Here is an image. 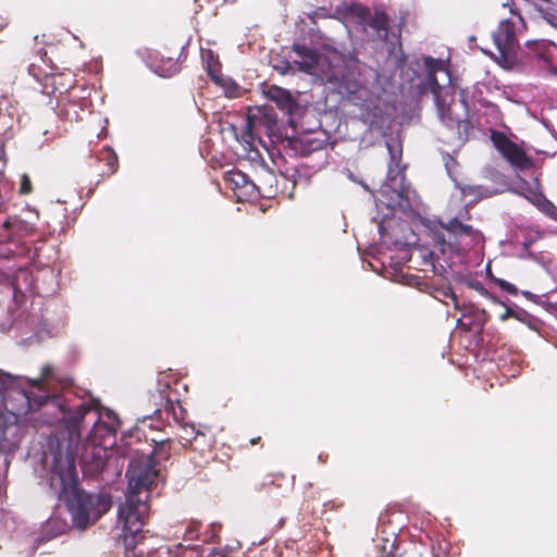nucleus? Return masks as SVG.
<instances>
[{"label":"nucleus","mask_w":557,"mask_h":557,"mask_svg":"<svg viewBox=\"0 0 557 557\" xmlns=\"http://www.w3.org/2000/svg\"><path fill=\"white\" fill-rule=\"evenodd\" d=\"M219 530H220V525L212 524V535H211V537H214Z\"/></svg>","instance_id":"4d7b16f0"},{"label":"nucleus","mask_w":557,"mask_h":557,"mask_svg":"<svg viewBox=\"0 0 557 557\" xmlns=\"http://www.w3.org/2000/svg\"><path fill=\"white\" fill-rule=\"evenodd\" d=\"M285 521H286V519H285V518H281V519L277 521V523L275 524V527H274V531H277V530L282 529V528L284 527V524H285Z\"/></svg>","instance_id":"864d4df0"},{"label":"nucleus","mask_w":557,"mask_h":557,"mask_svg":"<svg viewBox=\"0 0 557 557\" xmlns=\"http://www.w3.org/2000/svg\"><path fill=\"white\" fill-rule=\"evenodd\" d=\"M360 119L364 124H368L370 128H382L385 123L381 108L372 102L362 104L360 108Z\"/></svg>","instance_id":"4be33fe9"},{"label":"nucleus","mask_w":557,"mask_h":557,"mask_svg":"<svg viewBox=\"0 0 557 557\" xmlns=\"http://www.w3.org/2000/svg\"><path fill=\"white\" fill-rule=\"evenodd\" d=\"M145 61L150 70L160 77H172L180 72L177 61L172 58H159L157 52L145 50Z\"/></svg>","instance_id":"6ab92c4d"},{"label":"nucleus","mask_w":557,"mask_h":557,"mask_svg":"<svg viewBox=\"0 0 557 557\" xmlns=\"http://www.w3.org/2000/svg\"><path fill=\"white\" fill-rule=\"evenodd\" d=\"M18 106L9 98L0 100V144L10 140L18 128Z\"/></svg>","instance_id":"f3484780"},{"label":"nucleus","mask_w":557,"mask_h":557,"mask_svg":"<svg viewBox=\"0 0 557 557\" xmlns=\"http://www.w3.org/2000/svg\"><path fill=\"white\" fill-rule=\"evenodd\" d=\"M394 222L393 219H389L387 215L384 216L379 223H377V230L380 233L381 242L384 244L389 243H397V240H394V237L392 233L389 232L391 225Z\"/></svg>","instance_id":"c85d7f7f"},{"label":"nucleus","mask_w":557,"mask_h":557,"mask_svg":"<svg viewBox=\"0 0 557 557\" xmlns=\"http://www.w3.org/2000/svg\"><path fill=\"white\" fill-rule=\"evenodd\" d=\"M293 51L298 57L294 65L298 71L320 76L321 79L337 86L339 92L352 96L355 94H367L362 84L357 79L352 72L343 71L335 66L329 58L319 53L315 49L302 44H295Z\"/></svg>","instance_id":"6e6552de"},{"label":"nucleus","mask_w":557,"mask_h":557,"mask_svg":"<svg viewBox=\"0 0 557 557\" xmlns=\"http://www.w3.org/2000/svg\"><path fill=\"white\" fill-rule=\"evenodd\" d=\"M414 76L420 78L417 85L419 95L432 94L441 122L448 128H457L458 139L468 140L471 123L468 121V103L463 91L458 92L451 85V78L444 62L433 57H421L409 65Z\"/></svg>","instance_id":"39448f33"},{"label":"nucleus","mask_w":557,"mask_h":557,"mask_svg":"<svg viewBox=\"0 0 557 557\" xmlns=\"http://www.w3.org/2000/svg\"><path fill=\"white\" fill-rule=\"evenodd\" d=\"M156 466V460L146 455L134 457L128 463L127 491L124 502L119 505L115 524L125 557H195L190 546L157 547V539L144 530L150 509L148 499L160 475Z\"/></svg>","instance_id":"f03ea898"},{"label":"nucleus","mask_w":557,"mask_h":557,"mask_svg":"<svg viewBox=\"0 0 557 557\" xmlns=\"http://www.w3.org/2000/svg\"><path fill=\"white\" fill-rule=\"evenodd\" d=\"M67 528L66 522L60 521L57 518H50L47 520L46 524L42 528V535L39 537H36L34 540V544L32 547V553H35L36 549H38L44 542H48L59 535H61Z\"/></svg>","instance_id":"aec40b11"},{"label":"nucleus","mask_w":557,"mask_h":557,"mask_svg":"<svg viewBox=\"0 0 557 557\" xmlns=\"http://www.w3.org/2000/svg\"><path fill=\"white\" fill-rule=\"evenodd\" d=\"M522 295L528 299V300H531L533 301L534 304L535 302H541L543 301V296H540V295H535L529 290H523L522 292Z\"/></svg>","instance_id":"09e8293b"},{"label":"nucleus","mask_w":557,"mask_h":557,"mask_svg":"<svg viewBox=\"0 0 557 557\" xmlns=\"http://www.w3.org/2000/svg\"><path fill=\"white\" fill-rule=\"evenodd\" d=\"M258 117L256 114H249L247 117V131L248 135L252 136V133L255 132L256 125H257Z\"/></svg>","instance_id":"79ce46f5"},{"label":"nucleus","mask_w":557,"mask_h":557,"mask_svg":"<svg viewBox=\"0 0 557 557\" xmlns=\"http://www.w3.org/2000/svg\"><path fill=\"white\" fill-rule=\"evenodd\" d=\"M375 546L383 553L381 556L376 557H389L395 548V542L389 539H379L376 540Z\"/></svg>","instance_id":"72a5a7b5"},{"label":"nucleus","mask_w":557,"mask_h":557,"mask_svg":"<svg viewBox=\"0 0 557 557\" xmlns=\"http://www.w3.org/2000/svg\"><path fill=\"white\" fill-rule=\"evenodd\" d=\"M45 389H49L46 398V411L40 414L42 422L54 425L61 424L66 432V449L63 455L71 454L73 445L82 442L94 447L108 450L115 444V433L120 425L117 416L106 409L87 405L77 394L69 377L58 374L55 368L42 367ZM62 445L59 444L58 448Z\"/></svg>","instance_id":"f257e3e1"},{"label":"nucleus","mask_w":557,"mask_h":557,"mask_svg":"<svg viewBox=\"0 0 557 557\" xmlns=\"http://www.w3.org/2000/svg\"><path fill=\"white\" fill-rule=\"evenodd\" d=\"M420 282V277L416 276V275H408L406 276V284L408 285H418Z\"/></svg>","instance_id":"603ef678"},{"label":"nucleus","mask_w":557,"mask_h":557,"mask_svg":"<svg viewBox=\"0 0 557 557\" xmlns=\"http://www.w3.org/2000/svg\"><path fill=\"white\" fill-rule=\"evenodd\" d=\"M196 553L195 557H231L232 550L227 547L224 548H203L201 552L196 546H190Z\"/></svg>","instance_id":"c756f323"},{"label":"nucleus","mask_w":557,"mask_h":557,"mask_svg":"<svg viewBox=\"0 0 557 557\" xmlns=\"http://www.w3.org/2000/svg\"><path fill=\"white\" fill-rule=\"evenodd\" d=\"M532 42L528 41L527 45H531ZM534 45L536 46H541V47H545L547 45V42L545 40H536L533 42Z\"/></svg>","instance_id":"5fc2aeb1"},{"label":"nucleus","mask_w":557,"mask_h":557,"mask_svg":"<svg viewBox=\"0 0 557 557\" xmlns=\"http://www.w3.org/2000/svg\"><path fill=\"white\" fill-rule=\"evenodd\" d=\"M199 527L200 524L198 522L190 523L185 531V537L188 540L198 537Z\"/></svg>","instance_id":"ea45409f"},{"label":"nucleus","mask_w":557,"mask_h":557,"mask_svg":"<svg viewBox=\"0 0 557 557\" xmlns=\"http://www.w3.org/2000/svg\"><path fill=\"white\" fill-rule=\"evenodd\" d=\"M492 141L502 156L516 169L527 170L533 166V161L524 150L500 132L492 133Z\"/></svg>","instance_id":"4468645a"},{"label":"nucleus","mask_w":557,"mask_h":557,"mask_svg":"<svg viewBox=\"0 0 557 557\" xmlns=\"http://www.w3.org/2000/svg\"><path fill=\"white\" fill-rule=\"evenodd\" d=\"M330 145V135L323 131H313L299 135L294 141L295 150L306 157L312 152L323 150Z\"/></svg>","instance_id":"a211bd4d"},{"label":"nucleus","mask_w":557,"mask_h":557,"mask_svg":"<svg viewBox=\"0 0 557 557\" xmlns=\"http://www.w3.org/2000/svg\"><path fill=\"white\" fill-rule=\"evenodd\" d=\"M541 57L545 60V62L549 66L550 72H553L554 74L557 75V63L556 64L553 63L550 55H548L547 53H543V54H541Z\"/></svg>","instance_id":"3c124183"},{"label":"nucleus","mask_w":557,"mask_h":557,"mask_svg":"<svg viewBox=\"0 0 557 557\" xmlns=\"http://www.w3.org/2000/svg\"><path fill=\"white\" fill-rule=\"evenodd\" d=\"M227 181L233 184L234 189L240 190L243 196L256 197L258 194L256 184L242 171L228 172Z\"/></svg>","instance_id":"412c9836"},{"label":"nucleus","mask_w":557,"mask_h":557,"mask_svg":"<svg viewBox=\"0 0 557 557\" xmlns=\"http://www.w3.org/2000/svg\"><path fill=\"white\" fill-rule=\"evenodd\" d=\"M542 296H543V301L535 302V304L542 306L543 308H545L546 311L553 312L556 309V305H554L553 302H550L548 300V295L547 294H544Z\"/></svg>","instance_id":"37998d69"},{"label":"nucleus","mask_w":557,"mask_h":557,"mask_svg":"<svg viewBox=\"0 0 557 557\" xmlns=\"http://www.w3.org/2000/svg\"><path fill=\"white\" fill-rule=\"evenodd\" d=\"M441 293L444 297H448L453 300L455 309H460L458 297L450 287L443 288Z\"/></svg>","instance_id":"a19ab883"},{"label":"nucleus","mask_w":557,"mask_h":557,"mask_svg":"<svg viewBox=\"0 0 557 557\" xmlns=\"http://www.w3.org/2000/svg\"><path fill=\"white\" fill-rule=\"evenodd\" d=\"M536 10L550 26L557 28V11L555 9L550 7L543 8L542 5H536Z\"/></svg>","instance_id":"473e14b6"},{"label":"nucleus","mask_w":557,"mask_h":557,"mask_svg":"<svg viewBox=\"0 0 557 557\" xmlns=\"http://www.w3.org/2000/svg\"><path fill=\"white\" fill-rule=\"evenodd\" d=\"M70 451L75 466L76 458H79L81 468L85 476L91 479L100 478L102 481L109 482L121 472V470H117V458L103 447H94L81 442L77 448L76 445H73Z\"/></svg>","instance_id":"9d476101"},{"label":"nucleus","mask_w":557,"mask_h":557,"mask_svg":"<svg viewBox=\"0 0 557 557\" xmlns=\"http://www.w3.org/2000/svg\"><path fill=\"white\" fill-rule=\"evenodd\" d=\"M516 20L505 18L493 33V41L503 58L512 54L518 47L517 35L525 27L523 17L511 7Z\"/></svg>","instance_id":"ddd939ff"},{"label":"nucleus","mask_w":557,"mask_h":557,"mask_svg":"<svg viewBox=\"0 0 557 557\" xmlns=\"http://www.w3.org/2000/svg\"><path fill=\"white\" fill-rule=\"evenodd\" d=\"M44 467L49 472L51 491L65 502L73 525L77 529H86L111 508L110 494L88 493L79 487L74 459L70 454L63 455L61 447L50 454L45 453Z\"/></svg>","instance_id":"7ed1b4c3"},{"label":"nucleus","mask_w":557,"mask_h":557,"mask_svg":"<svg viewBox=\"0 0 557 557\" xmlns=\"http://www.w3.org/2000/svg\"><path fill=\"white\" fill-rule=\"evenodd\" d=\"M496 283L503 290H505L511 295H516L518 293V289L513 284H511L503 278H497Z\"/></svg>","instance_id":"58836bf2"},{"label":"nucleus","mask_w":557,"mask_h":557,"mask_svg":"<svg viewBox=\"0 0 557 557\" xmlns=\"http://www.w3.org/2000/svg\"><path fill=\"white\" fill-rule=\"evenodd\" d=\"M523 185L525 186L520 187L522 190L519 191V194L524 196L529 201H531L535 206H539L545 196L539 189L537 180H535L534 186H529L527 183H523Z\"/></svg>","instance_id":"cd10ccee"},{"label":"nucleus","mask_w":557,"mask_h":557,"mask_svg":"<svg viewBox=\"0 0 557 557\" xmlns=\"http://www.w3.org/2000/svg\"><path fill=\"white\" fill-rule=\"evenodd\" d=\"M154 405L158 406L157 412L162 410L171 413L174 420L182 418L184 409L177 399L171 397V380L170 374L159 373L157 377V394H153Z\"/></svg>","instance_id":"dca6fc26"},{"label":"nucleus","mask_w":557,"mask_h":557,"mask_svg":"<svg viewBox=\"0 0 557 557\" xmlns=\"http://www.w3.org/2000/svg\"><path fill=\"white\" fill-rule=\"evenodd\" d=\"M506 317H513L517 320L527 323L531 329H535V324L537 323L532 315H530L527 311L520 308L507 309V312L505 315H503V319H505Z\"/></svg>","instance_id":"7c9ffc66"},{"label":"nucleus","mask_w":557,"mask_h":557,"mask_svg":"<svg viewBox=\"0 0 557 557\" xmlns=\"http://www.w3.org/2000/svg\"><path fill=\"white\" fill-rule=\"evenodd\" d=\"M389 154L388 171L385 182L379 190L377 200L386 208L403 212L412 210L419 197L405 182V165H401L403 144L398 137H389L385 141Z\"/></svg>","instance_id":"423d86ee"},{"label":"nucleus","mask_w":557,"mask_h":557,"mask_svg":"<svg viewBox=\"0 0 557 557\" xmlns=\"http://www.w3.org/2000/svg\"><path fill=\"white\" fill-rule=\"evenodd\" d=\"M540 210H542L544 213L553 218L557 221V208L556 206L549 201L546 197L543 198V200L540 202L539 206H536Z\"/></svg>","instance_id":"f704fd0d"},{"label":"nucleus","mask_w":557,"mask_h":557,"mask_svg":"<svg viewBox=\"0 0 557 557\" xmlns=\"http://www.w3.org/2000/svg\"><path fill=\"white\" fill-rule=\"evenodd\" d=\"M9 313L10 322L0 323V327L3 332L13 330L23 345H32L42 332L50 336L53 335V332L47 327L46 320L38 312L10 308Z\"/></svg>","instance_id":"9b49d317"},{"label":"nucleus","mask_w":557,"mask_h":557,"mask_svg":"<svg viewBox=\"0 0 557 557\" xmlns=\"http://www.w3.org/2000/svg\"><path fill=\"white\" fill-rule=\"evenodd\" d=\"M30 190H32L30 181L27 175H23L22 182H21V193L28 194V193H30Z\"/></svg>","instance_id":"c03bdc74"},{"label":"nucleus","mask_w":557,"mask_h":557,"mask_svg":"<svg viewBox=\"0 0 557 557\" xmlns=\"http://www.w3.org/2000/svg\"><path fill=\"white\" fill-rule=\"evenodd\" d=\"M58 114L69 121H77L82 119L77 110V104L72 101L63 108H60Z\"/></svg>","instance_id":"2f4dec72"},{"label":"nucleus","mask_w":557,"mask_h":557,"mask_svg":"<svg viewBox=\"0 0 557 557\" xmlns=\"http://www.w3.org/2000/svg\"><path fill=\"white\" fill-rule=\"evenodd\" d=\"M468 285L478 290L481 295H488V292L483 287V285L478 281H470Z\"/></svg>","instance_id":"de8ad7c7"},{"label":"nucleus","mask_w":557,"mask_h":557,"mask_svg":"<svg viewBox=\"0 0 557 557\" xmlns=\"http://www.w3.org/2000/svg\"><path fill=\"white\" fill-rule=\"evenodd\" d=\"M346 17L354 18L363 29L371 28L377 39L386 40L388 34V15L377 9L371 10L359 2L347 3L344 7Z\"/></svg>","instance_id":"f8f14e48"},{"label":"nucleus","mask_w":557,"mask_h":557,"mask_svg":"<svg viewBox=\"0 0 557 557\" xmlns=\"http://www.w3.org/2000/svg\"><path fill=\"white\" fill-rule=\"evenodd\" d=\"M275 69L281 74H288L292 70V64L288 61H282L281 64L275 65Z\"/></svg>","instance_id":"49530a36"},{"label":"nucleus","mask_w":557,"mask_h":557,"mask_svg":"<svg viewBox=\"0 0 557 557\" xmlns=\"http://www.w3.org/2000/svg\"><path fill=\"white\" fill-rule=\"evenodd\" d=\"M264 95L270 101L274 102L282 112L288 115L289 123L305 112V107L299 103L297 97L288 89L271 85L264 90Z\"/></svg>","instance_id":"2eb2a0df"},{"label":"nucleus","mask_w":557,"mask_h":557,"mask_svg":"<svg viewBox=\"0 0 557 557\" xmlns=\"http://www.w3.org/2000/svg\"><path fill=\"white\" fill-rule=\"evenodd\" d=\"M326 457H327L326 455H324V454H320V455H319V457H318V459H319V461H320V462H324V461H325V459H326Z\"/></svg>","instance_id":"13d9d810"},{"label":"nucleus","mask_w":557,"mask_h":557,"mask_svg":"<svg viewBox=\"0 0 557 557\" xmlns=\"http://www.w3.org/2000/svg\"><path fill=\"white\" fill-rule=\"evenodd\" d=\"M444 163H445V168H446V171L449 175V177L456 182V177L454 176V168L457 166V161L455 160L454 157H451L450 154H445L444 156Z\"/></svg>","instance_id":"c9c22d12"},{"label":"nucleus","mask_w":557,"mask_h":557,"mask_svg":"<svg viewBox=\"0 0 557 557\" xmlns=\"http://www.w3.org/2000/svg\"><path fill=\"white\" fill-rule=\"evenodd\" d=\"M463 318H468L470 331L473 332H482L487 321L485 310L474 306H463Z\"/></svg>","instance_id":"b1692460"},{"label":"nucleus","mask_w":557,"mask_h":557,"mask_svg":"<svg viewBox=\"0 0 557 557\" xmlns=\"http://www.w3.org/2000/svg\"><path fill=\"white\" fill-rule=\"evenodd\" d=\"M98 160L106 163L108 166L109 175L113 174L117 170V156L112 148H103L98 156Z\"/></svg>","instance_id":"bb28decb"},{"label":"nucleus","mask_w":557,"mask_h":557,"mask_svg":"<svg viewBox=\"0 0 557 557\" xmlns=\"http://www.w3.org/2000/svg\"><path fill=\"white\" fill-rule=\"evenodd\" d=\"M42 373L38 380L26 376H12L0 370V454L3 467L10 463L9 455L20 443L18 421L32 411H46V398Z\"/></svg>","instance_id":"20e7f679"},{"label":"nucleus","mask_w":557,"mask_h":557,"mask_svg":"<svg viewBox=\"0 0 557 557\" xmlns=\"http://www.w3.org/2000/svg\"><path fill=\"white\" fill-rule=\"evenodd\" d=\"M201 60L208 75L211 79L214 78L220 73V63L214 52L201 49Z\"/></svg>","instance_id":"a878e982"},{"label":"nucleus","mask_w":557,"mask_h":557,"mask_svg":"<svg viewBox=\"0 0 557 557\" xmlns=\"http://www.w3.org/2000/svg\"><path fill=\"white\" fill-rule=\"evenodd\" d=\"M445 233L437 234L436 240L441 244V250L450 251L468 262L470 255L479 258L484 249L485 238L482 232L472 225L466 224L459 218H453L446 223H441Z\"/></svg>","instance_id":"1a4fd4ad"},{"label":"nucleus","mask_w":557,"mask_h":557,"mask_svg":"<svg viewBox=\"0 0 557 557\" xmlns=\"http://www.w3.org/2000/svg\"><path fill=\"white\" fill-rule=\"evenodd\" d=\"M529 246H530L529 243L523 244L521 251L518 253L519 258H521V259L533 258V253L531 251H529Z\"/></svg>","instance_id":"8fccbe9b"},{"label":"nucleus","mask_w":557,"mask_h":557,"mask_svg":"<svg viewBox=\"0 0 557 557\" xmlns=\"http://www.w3.org/2000/svg\"><path fill=\"white\" fill-rule=\"evenodd\" d=\"M455 186L460 190L462 197H470V202H478L483 198L491 197L494 193L491 188L482 185L463 184L458 181Z\"/></svg>","instance_id":"5701e85b"},{"label":"nucleus","mask_w":557,"mask_h":557,"mask_svg":"<svg viewBox=\"0 0 557 557\" xmlns=\"http://www.w3.org/2000/svg\"><path fill=\"white\" fill-rule=\"evenodd\" d=\"M25 236L13 235L0 243V259H5L12 264L7 265V281L12 290L14 301L17 304L27 294H35V281L27 265L37 257V249H32L22 239Z\"/></svg>","instance_id":"0eeeda50"},{"label":"nucleus","mask_w":557,"mask_h":557,"mask_svg":"<svg viewBox=\"0 0 557 557\" xmlns=\"http://www.w3.org/2000/svg\"><path fill=\"white\" fill-rule=\"evenodd\" d=\"M448 549V543L446 541L437 542V544H432V552L434 557H445Z\"/></svg>","instance_id":"e433bc0d"},{"label":"nucleus","mask_w":557,"mask_h":557,"mask_svg":"<svg viewBox=\"0 0 557 557\" xmlns=\"http://www.w3.org/2000/svg\"><path fill=\"white\" fill-rule=\"evenodd\" d=\"M212 81L224 90L226 97L236 98L240 95V88L238 84L231 77L219 73L214 76V78H212Z\"/></svg>","instance_id":"393cba45"},{"label":"nucleus","mask_w":557,"mask_h":557,"mask_svg":"<svg viewBox=\"0 0 557 557\" xmlns=\"http://www.w3.org/2000/svg\"><path fill=\"white\" fill-rule=\"evenodd\" d=\"M183 437L186 441L195 440L198 435L202 434L199 430H195V425H186L183 426Z\"/></svg>","instance_id":"4c0bfd02"},{"label":"nucleus","mask_w":557,"mask_h":557,"mask_svg":"<svg viewBox=\"0 0 557 557\" xmlns=\"http://www.w3.org/2000/svg\"><path fill=\"white\" fill-rule=\"evenodd\" d=\"M459 311H461L463 313V306L461 307L460 306V309H458ZM457 326L458 327H461L466 331H470V325H469V321H468V318H463V315L457 320Z\"/></svg>","instance_id":"a18cd8bd"},{"label":"nucleus","mask_w":557,"mask_h":557,"mask_svg":"<svg viewBox=\"0 0 557 557\" xmlns=\"http://www.w3.org/2000/svg\"><path fill=\"white\" fill-rule=\"evenodd\" d=\"M52 81V84L54 83V76H46L45 77V87L48 86V84Z\"/></svg>","instance_id":"6e6d98bb"}]
</instances>
